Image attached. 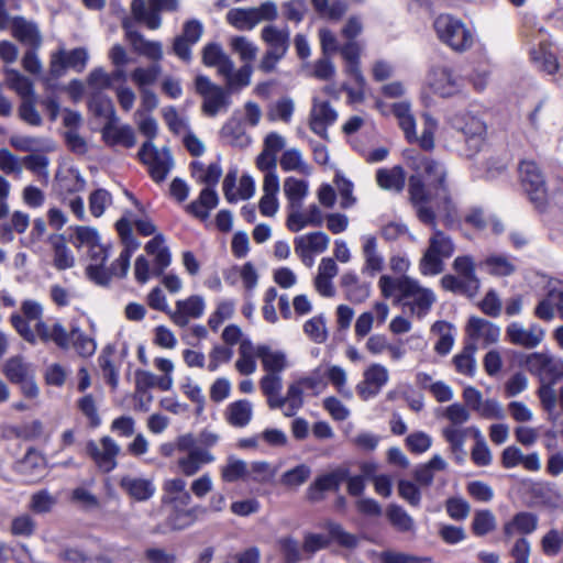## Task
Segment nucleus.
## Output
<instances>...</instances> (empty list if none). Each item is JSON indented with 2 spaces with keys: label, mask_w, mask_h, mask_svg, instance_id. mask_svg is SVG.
I'll use <instances>...</instances> for the list:
<instances>
[{
  "label": "nucleus",
  "mask_w": 563,
  "mask_h": 563,
  "mask_svg": "<svg viewBox=\"0 0 563 563\" xmlns=\"http://www.w3.org/2000/svg\"><path fill=\"white\" fill-rule=\"evenodd\" d=\"M454 252V244L449 235L440 230H434L429 239V246L420 260L422 275H438L443 271V260Z\"/></svg>",
  "instance_id": "obj_4"
},
{
  "label": "nucleus",
  "mask_w": 563,
  "mask_h": 563,
  "mask_svg": "<svg viewBox=\"0 0 563 563\" xmlns=\"http://www.w3.org/2000/svg\"><path fill=\"white\" fill-rule=\"evenodd\" d=\"M219 198L214 189L206 187L201 190L197 200L186 207V210L194 217L206 220L210 211L218 206Z\"/></svg>",
  "instance_id": "obj_41"
},
{
  "label": "nucleus",
  "mask_w": 563,
  "mask_h": 563,
  "mask_svg": "<svg viewBox=\"0 0 563 563\" xmlns=\"http://www.w3.org/2000/svg\"><path fill=\"white\" fill-rule=\"evenodd\" d=\"M55 190L59 196L70 195L84 190L85 179L74 168L58 170L55 177Z\"/></svg>",
  "instance_id": "obj_34"
},
{
  "label": "nucleus",
  "mask_w": 563,
  "mask_h": 563,
  "mask_svg": "<svg viewBox=\"0 0 563 563\" xmlns=\"http://www.w3.org/2000/svg\"><path fill=\"white\" fill-rule=\"evenodd\" d=\"M224 418L230 426L244 428L253 418V404L247 399L235 400L225 408Z\"/></svg>",
  "instance_id": "obj_31"
},
{
  "label": "nucleus",
  "mask_w": 563,
  "mask_h": 563,
  "mask_svg": "<svg viewBox=\"0 0 563 563\" xmlns=\"http://www.w3.org/2000/svg\"><path fill=\"white\" fill-rule=\"evenodd\" d=\"M433 29L439 41L454 52H466L474 44L473 32L453 15L440 14L433 22Z\"/></svg>",
  "instance_id": "obj_3"
},
{
  "label": "nucleus",
  "mask_w": 563,
  "mask_h": 563,
  "mask_svg": "<svg viewBox=\"0 0 563 563\" xmlns=\"http://www.w3.org/2000/svg\"><path fill=\"white\" fill-rule=\"evenodd\" d=\"M538 522L539 519L537 515L528 511H521L516 514L504 525L503 531L507 539L517 534H530L537 530Z\"/></svg>",
  "instance_id": "obj_28"
},
{
  "label": "nucleus",
  "mask_w": 563,
  "mask_h": 563,
  "mask_svg": "<svg viewBox=\"0 0 563 563\" xmlns=\"http://www.w3.org/2000/svg\"><path fill=\"white\" fill-rule=\"evenodd\" d=\"M115 229L124 247L119 257L111 264L110 273L112 276L123 278L128 275L131 256L139 249L140 242L134 238L131 221L128 218L119 219L115 222Z\"/></svg>",
  "instance_id": "obj_10"
},
{
  "label": "nucleus",
  "mask_w": 563,
  "mask_h": 563,
  "mask_svg": "<svg viewBox=\"0 0 563 563\" xmlns=\"http://www.w3.org/2000/svg\"><path fill=\"white\" fill-rule=\"evenodd\" d=\"M336 120L338 112L330 102L314 97L309 114L310 130L322 139H328V128Z\"/></svg>",
  "instance_id": "obj_18"
},
{
  "label": "nucleus",
  "mask_w": 563,
  "mask_h": 563,
  "mask_svg": "<svg viewBox=\"0 0 563 563\" xmlns=\"http://www.w3.org/2000/svg\"><path fill=\"white\" fill-rule=\"evenodd\" d=\"M475 427L459 428L454 426L445 427L442 430L444 440L449 443L450 450L457 463H463L466 456L464 444L470 431L474 432Z\"/></svg>",
  "instance_id": "obj_36"
},
{
  "label": "nucleus",
  "mask_w": 563,
  "mask_h": 563,
  "mask_svg": "<svg viewBox=\"0 0 563 563\" xmlns=\"http://www.w3.org/2000/svg\"><path fill=\"white\" fill-rule=\"evenodd\" d=\"M324 375L340 395L346 399H352L353 393L347 386V373L343 367L339 365H329L324 371Z\"/></svg>",
  "instance_id": "obj_57"
},
{
  "label": "nucleus",
  "mask_w": 563,
  "mask_h": 563,
  "mask_svg": "<svg viewBox=\"0 0 563 563\" xmlns=\"http://www.w3.org/2000/svg\"><path fill=\"white\" fill-rule=\"evenodd\" d=\"M378 287L383 297L393 298L418 319L426 317L437 300L431 289L406 275L400 277L382 275Z\"/></svg>",
  "instance_id": "obj_2"
},
{
  "label": "nucleus",
  "mask_w": 563,
  "mask_h": 563,
  "mask_svg": "<svg viewBox=\"0 0 563 563\" xmlns=\"http://www.w3.org/2000/svg\"><path fill=\"white\" fill-rule=\"evenodd\" d=\"M202 60L205 65L218 69L222 76H228L234 69L232 59L222 51L218 44H208L203 48Z\"/></svg>",
  "instance_id": "obj_39"
},
{
  "label": "nucleus",
  "mask_w": 563,
  "mask_h": 563,
  "mask_svg": "<svg viewBox=\"0 0 563 563\" xmlns=\"http://www.w3.org/2000/svg\"><path fill=\"white\" fill-rule=\"evenodd\" d=\"M393 112L398 120L399 126L404 131L408 141H417L415 118L410 111V104L406 101L397 102L393 106Z\"/></svg>",
  "instance_id": "obj_52"
},
{
  "label": "nucleus",
  "mask_w": 563,
  "mask_h": 563,
  "mask_svg": "<svg viewBox=\"0 0 563 563\" xmlns=\"http://www.w3.org/2000/svg\"><path fill=\"white\" fill-rule=\"evenodd\" d=\"M10 145L20 152H51L54 150V143L43 136H32L23 134H13L9 139Z\"/></svg>",
  "instance_id": "obj_35"
},
{
  "label": "nucleus",
  "mask_w": 563,
  "mask_h": 563,
  "mask_svg": "<svg viewBox=\"0 0 563 563\" xmlns=\"http://www.w3.org/2000/svg\"><path fill=\"white\" fill-rule=\"evenodd\" d=\"M186 482L179 477L165 481L163 484V490L165 493L164 501L183 506L189 505L191 496L186 490Z\"/></svg>",
  "instance_id": "obj_48"
},
{
  "label": "nucleus",
  "mask_w": 563,
  "mask_h": 563,
  "mask_svg": "<svg viewBox=\"0 0 563 563\" xmlns=\"http://www.w3.org/2000/svg\"><path fill=\"white\" fill-rule=\"evenodd\" d=\"M18 472L27 481H36L44 476L46 461L44 456L34 449H30L24 457L18 463Z\"/></svg>",
  "instance_id": "obj_29"
},
{
  "label": "nucleus",
  "mask_w": 563,
  "mask_h": 563,
  "mask_svg": "<svg viewBox=\"0 0 563 563\" xmlns=\"http://www.w3.org/2000/svg\"><path fill=\"white\" fill-rule=\"evenodd\" d=\"M522 187L536 208L542 210L548 205V192L544 186V178L532 161H523L519 166Z\"/></svg>",
  "instance_id": "obj_8"
},
{
  "label": "nucleus",
  "mask_w": 563,
  "mask_h": 563,
  "mask_svg": "<svg viewBox=\"0 0 563 563\" xmlns=\"http://www.w3.org/2000/svg\"><path fill=\"white\" fill-rule=\"evenodd\" d=\"M341 286L345 298L353 303L364 302L371 294V286L360 282L357 275L353 272H346L341 276Z\"/></svg>",
  "instance_id": "obj_30"
},
{
  "label": "nucleus",
  "mask_w": 563,
  "mask_h": 563,
  "mask_svg": "<svg viewBox=\"0 0 563 563\" xmlns=\"http://www.w3.org/2000/svg\"><path fill=\"white\" fill-rule=\"evenodd\" d=\"M303 393L305 388L298 379L288 385L286 395L283 396L278 408L283 410L284 416L294 417L298 412L303 406Z\"/></svg>",
  "instance_id": "obj_44"
},
{
  "label": "nucleus",
  "mask_w": 563,
  "mask_h": 563,
  "mask_svg": "<svg viewBox=\"0 0 563 563\" xmlns=\"http://www.w3.org/2000/svg\"><path fill=\"white\" fill-rule=\"evenodd\" d=\"M404 157L407 165L417 173L409 178L408 191L420 221L434 225L433 207L452 218L454 208L444 185L446 172L443 165L415 150H406Z\"/></svg>",
  "instance_id": "obj_1"
},
{
  "label": "nucleus",
  "mask_w": 563,
  "mask_h": 563,
  "mask_svg": "<svg viewBox=\"0 0 563 563\" xmlns=\"http://www.w3.org/2000/svg\"><path fill=\"white\" fill-rule=\"evenodd\" d=\"M544 336V329L537 323L525 327L522 323L514 321L506 328L507 340L515 345L526 349L537 347L542 343Z\"/></svg>",
  "instance_id": "obj_16"
},
{
  "label": "nucleus",
  "mask_w": 563,
  "mask_h": 563,
  "mask_svg": "<svg viewBox=\"0 0 563 563\" xmlns=\"http://www.w3.org/2000/svg\"><path fill=\"white\" fill-rule=\"evenodd\" d=\"M124 27L126 30L128 40L135 52L154 62L163 58V47L159 42L146 40L139 32L130 30L126 23H124Z\"/></svg>",
  "instance_id": "obj_32"
},
{
  "label": "nucleus",
  "mask_w": 563,
  "mask_h": 563,
  "mask_svg": "<svg viewBox=\"0 0 563 563\" xmlns=\"http://www.w3.org/2000/svg\"><path fill=\"white\" fill-rule=\"evenodd\" d=\"M205 310V298L200 295H190L175 302V308L169 312V319L175 325L186 328L191 320L201 318Z\"/></svg>",
  "instance_id": "obj_15"
},
{
  "label": "nucleus",
  "mask_w": 563,
  "mask_h": 563,
  "mask_svg": "<svg viewBox=\"0 0 563 563\" xmlns=\"http://www.w3.org/2000/svg\"><path fill=\"white\" fill-rule=\"evenodd\" d=\"M441 285L445 290L465 295L470 298L474 297L479 288L475 286L474 282H467L461 276L457 275H445L441 278Z\"/></svg>",
  "instance_id": "obj_55"
},
{
  "label": "nucleus",
  "mask_w": 563,
  "mask_h": 563,
  "mask_svg": "<svg viewBox=\"0 0 563 563\" xmlns=\"http://www.w3.org/2000/svg\"><path fill=\"white\" fill-rule=\"evenodd\" d=\"M380 563H426L430 562V558L417 556L406 552L396 550H385L378 554Z\"/></svg>",
  "instance_id": "obj_64"
},
{
  "label": "nucleus",
  "mask_w": 563,
  "mask_h": 563,
  "mask_svg": "<svg viewBox=\"0 0 563 563\" xmlns=\"http://www.w3.org/2000/svg\"><path fill=\"white\" fill-rule=\"evenodd\" d=\"M158 2L159 0H133L131 12L134 19L151 30L158 29L161 25L159 10L156 4Z\"/></svg>",
  "instance_id": "obj_27"
},
{
  "label": "nucleus",
  "mask_w": 563,
  "mask_h": 563,
  "mask_svg": "<svg viewBox=\"0 0 563 563\" xmlns=\"http://www.w3.org/2000/svg\"><path fill=\"white\" fill-rule=\"evenodd\" d=\"M330 238L322 231L310 232L295 238V253L307 267L314 264V255L327 251Z\"/></svg>",
  "instance_id": "obj_12"
},
{
  "label": "nucleus",
  "mask_w": 563,
  "mask_h": 563,
  "mask_svg": "<svg viewBox=\"0 0 563 563\" xmlns=\"http://www.w3.org/2000/svg\"><path fill=\"white\" fill-rule=\"evenodd\" d=\"M162 68L158 64H153L148 67H137L131 73L132 81L142 89H147V86L153 85L161 75Z\"/></svg>",
  "instance_id": "obj_61"
},
{
  "label": "nucleus",
  "mask_w": 563,
  "mask_h": 563,
  "mask_svg": "<svg viewBox=\"0 0 563 563\" xmlns=\"http://www.w3.org/2000/svg\"><path fill=\"white\" fill-rule=\"evenodd\" d=\"M70 346L82 357H89L95 354L97 349L96 341L84 333L79 327H71L70 329Z\"/></svg>",
  "instance_id": "obj_56"
},
{
  "label": "nucleus",
  "mask_w": 563,
  "mask_h": 563,
  "mask_svg": "<svg viewBox=\"0 0 563 563\" xmlns=\"http://www.w3.org/2000/svg\"><path fill=\"white\" fill-rule=\"evenodd\" d=\"M466 333L471 340L470 343H482L484 346L496 343L500 336V328L493 322L479 318L471 317L466 324Z\"/></svg>",
  "instance_id": "obj_19"
},
{
  "label": "nucleus",
  "mask_w": 563,
  "mask_h": 563,
  "mask_svg": "<svg viewBox=\"0 0 563 563\" xmlns=\"http://www.w3.org/2000/svg\"><path fill=\"white\" fill-rule=\"evenodd\" d=\"M120 450L119 444L110 437L101 438L99 443L89 441L86 445L87 454L104 473H109L117 467V456Z\"/></svg>",
  "instance_id": "obj_14"
},
{
  "label": "nucleus",
  "mask_w": 563,
  "mask_h": 563,
  "mask_svg": "<svg viewBox=\"0 0 563 563\" xmlns=\"http://www.w3.org/2000/svg\"><path fill=\"white\" fill-rule=\"evenodd\" d=\"M137 156L147 166L148 173L155 183H162L174 167L172 154L167 147L157 148L153 142L142 144Z\"/></svg>",
  "instance_id": "obj_6"
},
{
  "label": "nucleus",
  "mask_w": 563,
  "mask_h": 563,
  "mask_svg": "<svg viewBox=\"0 0 563 563\" xmlns=\"http://www.w3.org/2000/svg\"><path fill=\"white\" fill-rule=\"evenodd\" d=\"M196 89L203 99L201 108L206 115L216 117L218 113L228 110L231 103L229 92L212 84L208 77L198 76L196 78Z\"/></svg>",
  "instance_id": "obj_9"
},
{
  "label": "nucleus",
  "mask_w": 563,
  "mask_h": 563,
  "mask_svg": "<svg viewBox=\"0 0 563 563\" xmlns=\"http://www.w3.org/2000/svg\"><path fill=\"white\" fill-rule=\"evenodd\" d=\"M477 346L474 343H466L462 351L457 353L452 362L455 371L462 375L473 377L476 373V353Z\"/></svg>",
  "instance_id": "obj_51"
},
{
  "label": "nucleus",
  "mask_w": 563,
  "mask_h": 563,
  "mask_svg": "<svg viewBox=\"0 0 563 563\" xmlns=\"http://www.w3.org/2000/svg\"><path fill=\"white\" fill-rule=\"evenodd\" d=\"M376 181L385 190L399 192L405 187L406 173L401 166L380 168L376 173Z\"/></svg>",
  "instance_id": "obj_45"
},
{
  "label": "nucleus",
  "mask_w": 563,
  "mask_h": 563,
  "mask_svg": "<svg viewBox=\"0 0 563 563\" xmlns=\"http://www.w3.org/2000/svg\"><path fill=\"white\" fill-rule=\"evenodd\" d=\"M450 124L464 135L467 156H472L481 150L486 134V124L478 117L466 111L459 112L451 117Z\"/></svg>",
  "instance_id": "obj_5"
},
{
  "label": "nucleus",
  "mask_w": 563,
  "mask_h": 563,
  "mask_svg": "<svg viewBox=\"0 0 563 563\" xmlns=\"http://www.w3.org/2000/svg\"><path fill=\"white\" fill-rule=\"evenodd\" d=\"M553 385L552 383H541L537 395L542 409L548 415V420L555 423L559 420L560 411L558 410L559 394H556Z\"/></svg>",
  "instance_id": "obj_47"
},
{
  "label": "nucleus",
  "mask_w": 563,
  "mask_h": 563,
  "mask_svg": "<svg viewBox=\"0 0 563 563\" xmlns=\"http://www.w3.org/2000/svg\"><path fill=\"white\" fill-rule=\"evenodd\" d=\"M496 517L490 510H478L474 514L472 530L475 536L483 537L496 529Z\"/></svg>",
  "instance_id": "obj_63"
},
{
  "label": "nucleus",
  "mask_w": 563,
  "mask_h": 563,
  "mask_svg": "<svg viewBox=\"0 0 563 563\" xmlns=\"http://www.w3.org/2000/svg\"><path fill=\"white\" fill-rule=\"evenodd\" d=\"M526 367L532 375L538 376L541 383L555 384L563 377V361L545 352L529 354Z\"/></svg>",
  "instance_id": "obj_11"
},
{
  "label": "nucleus",
  "mask_w": 563,
  "mask_h": 563,
  "mask_svg": "<svg viewBox=\"0 0 563 563\" xmlns=\"http://www.w3.org/2000/svg\"><path fill=\"white\" fill-rule=\"evenodd\" d=\"M389 380L388 368L379 363H373L363 372V379L355 389L363 401L376 397Z\"/></svg>",
  "instance_id": "obj_13"
},
{
  "label": "nucleus",
  "mask_w": 563,
  "mask_h": 563,
  "mask_svg": "<svg viewBox=\"0 0 563 563\" xmlns=\"http://www.w3.org/2000/svg\"><path fill=\"white\" fill-rule=\"evenodd\" d=\"M257 358H260L265 374L282 375L290 366L285 351L273 349L266 344L258 345Z\"/></svg>",
  "instance_id": "obj_24"
},
{
  "label": "nucleus",
  "mask_w": 563,
  "mask_h": 563,
  "mask_svg": "<svg viewBox=\"0 0 563 563\" xmlns=\"http://www.w3.org/2000/svg\"><path fill=\"white\" fill-rule=\"evenodd\" d=\"M386 516L390 523L401 532H408L415 529V521L412 517L398 505L388 506L386 509Z\"/></svg>",
  "instance_id": "obj_59"
},
{
  "label": "nucleus",
  "mask_w": 563,
  "mask_h": 563,
  "mask_svg": "<svg viewBox=\"0 0 563 563\" xmlns=\"http://www.w3.org/2000/svg\"><path fill=\"white\" fill-rule=\"evenodd\" d=\"M22 166L34 174L40 180L47 181L49 177V159L43 154H30L22 157Z\"/></svg>",
  "instance_id": "obj_60"
},
{
  "label": "nucleus",
  "mask_w": 563,
  "mask_h": 563,
  "mask_svg": "<svg viewBox=\"0 0 563 563\" xmlns=\"http://www.w3.org/2000/svg\"><path fill=\"white\" fill-rule=\"evenodd\" d=\"M426 82L434 95L442 98L455 96L463 86L461 77L446 64L433 65L427 75Z\"/></svg>",
  "instance_id": "obj_7"
},
{
  "label": "nucleus",
  "mask_w": 563,
  "mask_h": 563,
  "mask_svg": "<svg viewBox=\"0 0 563 563\" xmlns=\"http://www.w3.org/2000/svg\"><path fill=\"white\" fill-rule=\"evenodd\" d=\"M88 52L82 47H78L66 52L60 49L52 54L51 57V74L53 77H60L66 68H71L77 73H81L88 63Z\"/></svg>",
  "instance_id": "obj_17"
},
{
  "label": "nucleus",
  "mask_w": 563,
  "mask_h": 563,
  "mask_svg": "<svg viewBox=\"0 0 563 563\" xmlns=\"http://www.w3.org/2000/svg\"><path fill=\"white\" fill-rule=\"evenodd\" d=\"M4 375L12 382L18 384L24 382L25 378L34 375L31 364L23 361L21 356L9 358L3 366Z\"/></svg>",
  "instance_id": "obj_53"
},
{
  "label": "nucleus",
  "mask_w": 563,
  "mask_h": 563,
  "mask_svg": "<svg viewBox=\"0 0 563 563\" xmlns=\"http://www.w3.org/2000/svg\"><path fill=\"white\" fill-rule=\"evenodd\" d=\"M90 111L108 121L117 120L112 100L102 93H92L89 101Z\"/></svg>",
  "instance_id": "obj_58"
},
{
  "label": "nucleus",
  "mask_w": 563,
  "mask_h": 563,
  "mask_svg": "<svg viewBox=\"0 0 563 563\" xmlns=\"http://www.w3.org/2000/svg\"><path fill=\"white\" fill-rule=\"evenodd\" d=\"M279 165L284 172H295L297 174L309 176L312 173L311 165L303 157L302 152L297 147H290L283 152L279 158Z\"/></svg>",
  "instance_id": "obj_40"
},
{
  "label": "nucleus",
  "mask_w": 563,
  "mask_h": 563,
  "mask_svg": "<svg viewBox=\"0 0 563 563\" xmlns=\"http://www.w3.org/2000/svg\"><path fill=\"white\" fill-rule=\"evenodd\" d=\"M261 38L267 45L266 51L286 54L289 48L290 32L287 27L278 29L271 24L262 29Z\"/></svg>",
  "instance_id": "obj_38"
},
{
  "label": "nucleus",
  "mask_w": 563,
  "mask_h": 563,
  "mask_svg": "<svg viewBox=\"0 0 563 563\" xmlns=\"http://www.w3.org/2000/svg\"><path fill=\"white\" fill-rule=\"evenodd\" d=\"M12 34L18 41L33 48L40 47L42 43L37 26L23 18H15L13 20Z\"/></svg>",
  "instance_id": "obj_42"
},
{
  "label": "nucleus",
  "mask_w": 563,
  "mask_h": 563,
  "mask_svg": "<svg viewBox=\"0 0 563 563\" xmlns=\"http://www.w3.org/2000/svg\"><path fill=\"white\" fill-rule=\"evenodd\" d=\"M362 240V255L364 265L362 267L363 274L375 276L380 273L385 266V260L378 251L377 239L372 234H366L361 238Z\"/></svg>",
  "instance_id": "obj_21"
},
{
  "label": "nucleus",
  "mask_w": 563,
  "mask_h": 563,
  "mask_svg": "<svg viewBox=\"0 0 563 563\" xmlns=\"http://www.w3.org/2000/svg\"><path fill=\"white\" fill-rule=\"evenodd\" d=\"M465 222L477 230L492 229V232L499 234L504 231L503 223L492 216H486L482 209H472L465 217Z\"/></svg>",
  "instance_id": "obj_54"
},
{
  "label": "nucleus",
  "mask_w": 563,
  "mask_h": 563,
  "mask_svg": "<svg viewBox=\"0 0 563 563\" xmlns=\"http://www.w3.org/2000/svg\"><path fill=\"white\" fill-rule=\"evenodd\" d=\"M431 332L438 336L434 351L440 355L449 354L455 341L453 325L446 321H437L432 324Z\"/></svg>",
  "instance_id": "obj_46"
},
{
  "label": "nucleus",
  "mask_w": 563,
  "mask_h": 563,
  "mask_svg": "<svg viewBox=\"0 0 563 563\" xmlns=\"http://www.w3.org/2000/svg\"><path fill=\"white\" fill-rule=\"evenodd\" d=\"M216 460L214 455L210 453L208 450H192L185 455L178 457L176 465L179 471L185 476H194L196 475L203 465L210 464Z\"/></svg>",
  "instance_id": "obj_26"
},
{
  "label": "nucleus",
  "mask_w": 563,
  "mask_h": 563,
  "mask_svg": "<svg viewBox=\"0 0 563 563\" xmlns=\"http://www.w3.org/2000/svg\"><path fill=\"white\" fill-rule=\"evenodd\" d=\"M119 486L130 498L136 501H146L156 492L153 479L133 475L122 476L119 481Z\"/></svg>",
  "instance_id": "obj_20"
},
{
  "label": "nucleus",
  "mask_w": 563,
  "mask_h": 563,
  "mask_svg": "<svg viewBox=\"0 0 563 563\" xmlns=\"http://www.w3.org/2000/svg\"><path fill=\"white\" fill-rule=\"evenodd\" d=\"M10 321L16 332L29 343H36L37 338L43 342H48L52 338V324H47L43 320L35 323L34 330L19 313H13Z\"/></svg>",
  "instance_id": "obj_25"
},
{
  "label": "nucleus",
  "mask_w": 563,
  "mask_h": 563,
  "mask_svg": "<svg viewBox=\"0 0 563 563\" xmlns=\"http://www.w3.org/2000/svg\"><path fill=\"white\" fill-rule=\"evenodd\" d=\"M260 388L266 397L271 409H278L282 401L283 377L282 375L264 374L260 379Z\"/></svg>",
  "instance_id": "obj_43"
},
{
  "label": "nucleus",
  "mask_w": 563,
  "mask_h": 563,
  "mask_svg": "<svg viewBox=\"0 0 563 563\" xmlns=\"http://www.w3.org/2000/svg\"><path fill=\"white\" fill-rule=\"evenodd\" d=\"M221 137L230 145L244 148L250 145L251 137L244 131L241 122L230 119L221 129Z\"/></svg>",
  "instance_id": "obj_50"
},
{
  "label": "nucleus",
  "mask_w": 563,
  "mask_h": 563,
  "mask_svg": "<svg viewBox=\"0 0 563 563\" xmlns=\"http://www.w3.org/2000/svg\"><path fill=\"white\" fill-rule=\"evenodd\" d=\"M102 140L109 146L120 145L131 148L136 144V137L133 129L126 124H119L118 119L108 121L102 128Z\"/></svg>",
  "instance_id": "obj_22"
},
{
  "label": "nucleus",
  "mask_w": 563,
  "mask_h": 563,
  "mask_svg": "<svg viewBox=\"0 0 563 563\" xmlns=\"http://www.w3.org/2000/svg\"><path fill=\"white\" fill-rule=\"evenodd\" d=\"M7 75L9 87L12 88L22 100L33 98V84L29 78L21 75L15 69H8Z\"/></svg>",
  "instance_id": "obj_62"
},
{
  "label": "nucleus",
  "mask_w": 563,
  "mask_h": 563,
  "mask_svg": "<svg viewBox=\"0 0 563 563\" xmlns=\"http://www.w3.org/2000/svg\"><path fill=\"white\" fill-rule=\"evenodd\" d=\"M343 60L345 62V73L354 78L355 82L362 85L365 79L360 69V55L361 46L355 41H347L343 46L339 47V51Z\"/></svg>",
  "instance_id": "obj_33"
},
{
  "label": "nucleus",
  "mask_w": 563,
  "mask_h": 563,
  "mask_svg": "<svg viewBox=\"0 0 563 563\" xmlns=\"http://www.w3.org/2000/svg\"><path fill=\"white\" fill-rule=\"evenodd\" d=\"M556 310L563 318V284L561 283L551 286L547 296L537 305L534 316L543 321H551Z\"/></svg>",
  "instance_id": "obj_23"
},
{
  "label": "nucleus",
  "mask_w": 563,
  "mask_h": 563,
  "mask_svg": "<svg viewBox=\"0 0 563 563\" xmlns=\"http://www.w3.org/2000/svg\"><path fill=\"white\" fill-rule=\"evenodd\" d=\"M550 44L544 37L540 38L538 47L530 49V59L536 67L548 74H554L559 69L556 56L549 49Z\"/></svg>",
  "instance_id": "obj_37"
},
{
  "label": "nucleus",
  "mask_w": 563,
  "mask_h": 563,
  "mask_svg": "<svg viewBox=\"0 0 563 563\" xmlns=\"http://www.w3.org/2000/svg\"><path fill=\"white\" fill-rule=\"evenodd\" d=\"M284 192L289 202V208H301L303 199L308 196V181L296 177H287L284 180Z\"/></svg>",
  "instance_id": "obj_49"
}]
</instances>
